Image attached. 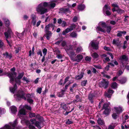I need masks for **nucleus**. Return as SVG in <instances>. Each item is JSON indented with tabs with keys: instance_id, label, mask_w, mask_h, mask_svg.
I'll return each instance as SVG.
<instances>
[{
	"instance_id": "1",
	"label": "nucleus",
	"mask_w": 129,
	"mask_h": 129,
	"mask_svg": "<svg viewBox=\"0 0 129 129\" xmlns=\"http://www.w3.org/2000/svg\"><path fill=\"white\" fill-rule=\"evenodd\" d=\"M16 70V69L15 67H13L12 68L10 69V70L11 72V73H7L8 74L7 76L9 78L10 82V83H12L14 81L18 85H20L21 84V82L20 79H17L16 78L17 76V73L15 72Z\"/></svg>"
},
{
	"instance_id": "2",
	"label": "nucleus",
	"mask_w": 129,
	"mask_h": 129,
	"mask_svg": "<svg viewBox=\"0 0 129 129\" xmlns=\"http://www.w3.org/2000/svg\"><path fill=\"white\" fill-rule=\"evenodd\" d=\"M37 12L42 15L47 11V9L43 7L41 4H39L36 8Z\"/></svg>"
},
{
	"instance_id": "3",
	"label": "nucleus",
	"mask_w": 129,
	"mask_h": 129,
	"mask_svg": "<svg viewBox=\"0 0 129 129\" xmlns=\"http://www.w3.org/2000/svg\"><path fill=\"white\" fill-rule=\"evenodd\" d=\"M109 83V82L106 81V79H103L102 81L99 83V86L101 88L106 89L108 87Z\"/></svg>"
},
{
	"instance_id": "4",
	"label": "nucleus",
	"mask_w": 129,
	"mask_h": 129,
	"mask_svg": "<svg viewBox=\"0 0 129 129\" xmlns=\"http://www.w3.org/2000/svg\"><path fill=\"white\" fill-rule=\"evenodd\" d=\"M25 93L22 90H19L18 91L17 93L14 95V97L15 98L17 101L23 95H25Z\"/></svg>"
},
{
	"instance_id": "5",
	"label": "nucleus",
	"mask_w": 129,
	"mask_h": 129,
	"mask_svg": "<svg viewBox=\"0 0 129 129\" xmlns=\"http://www.w3.org/2000/svg\"><path fill=\"white\" fill-rule=\"evenodd\" d=\"M49 28L46 27V28L45 27V30L44 32L46 33V34H45L46 35V39L48 40H49L50 38L52 36V33L51 31L49 30Z\"/></svg>"
},
{
	"instance_id": "6",
	"label": "nucleus",
	"mask_w": 129,
	"mask_h": 129,
	"mask_svg": "<svg viewBox=\"0 0 129 129\" xmlns=\"http://www.w3.org/2000/svg\"><path fill=\"white\" fill-rule=\"evenodd\" d=\"M114 91L109 88L107 92H105L104 94L106 97L109 98H111V96L114 92Z\"/></svg>"
},
{
	"instance_id": "7",
	"label": "nucleus",
	"mask_w": 129,
	"mask_h": 129,
	"mask_svg": "<svg viewBox=\"0 0 129 129\" xmlns=\"http://www.w3.org/2000/svg\"><path fill=\"white\" fill-rule=\"evenodd\" d=\"M13 34L11 29L9 28L6 32L4 33L5 37L6 38H11V36Z\"/></svg>"
},
{
	"instance_id": "8",
	"label": "nucleus",
	"mask_w": 129,
	"mask_h": 129,
	"mask_svg": "<svg viewBox=\"0 0 129 129\" xmlns=\"http://www.w3.org/2000/svg\"><path fill=\"white\" fill-rule=\"evenodd\" d=\"M59 10L58 13H59L64 14H66L68 12H69L70 9L69 8H61L59 9Z\"/></svg>"
},
{
	"instance_id": "9",
	"label": "nucleus",
	"mask_w": 129,
	"mask_h": 129,
	"mask_svg": "<svg viewBox=\"0 0 129 129\" xmlns=\"http://www.w3.org/2000/svg\"><path fill=\"white\" fill-rule=\"evenodd\" d=\"M31 122V124H34L39 129H41L42 127L41 126V122L39 121H36L35 123L34 121V120L32 119H30V120Z\"/></svg>"
},
{
	"instance_id": "10",
	"label": "nucleus",
	"mask_w": 129,
	"mask_h": 129,
	"mask_svg": "<svg viewBox=\"0 0 129 129\" xmlns=\"http://www.w3.org/2000/svg\"><path fill=\"white\" fill-rule=\"evenodd\" d=\"M67 54L69 55L70 58L73 61L74 59V58L73 57L75 56L76 55L74 51L72 50L71 51H70L69 52L67 53Z\"/></svg>"
},
{
	"instance_id": "11",
	"label": "nucleus",
	"mask_w": 129,
	"mask_h": 129,
	"mask_svg": "<svg viewBox=\"0 0 129 129\" xmlns=\"http://www.w3.org/2000/svg\"><path fill=\"white\" fill-rule=\"evenodd\" d=\"M36 16L34 14H32L31 15V18L32 19L31 23L33 26H35L36 22Z\"/></svg>"
},
{
	"instance_id": "12",
	"label": "nucleus",
	"mask_w": 129,
	"mask_h": 129,
	"mask_svg": "<svg viewBox=\"0 0 129 129\" xmlns=\"http://www.w3.org/2000/svg\"><path fill=\"white\" fill-rule=\"evenodd\" d=\"M17 87L16 84H15L13 87H10L9 89L10 91L13 94L15 93V91L17 89Z\"/></svg>"
},
{
	"instance_id": "13",
	"label": "nucleus",
	"mask_w": 129,
	"mask_h": 129,
	"mask_svg": "<svg viewBox=\"0 0 129 129\" xmlns=\"http://www.w3.org/2000/svg\"><path fill=\"white\" fill-rule=\"evenodd\" d=\"M26 114V113L25 112V110L23 109H21L19 111L18 113V115L19 116V117L21 119V115H25Z\"/></svg>"
},
{
	"instance_id": "14",
	"label": "nucleus",
	"mask_w": 129,
	"mask_h": 129,
	"mask_svg": "<svg viewBox=\"0 0 129 129\" xmlns=\"http://www.w3.org/2000/svg\"><path fill=\"white\" fill-rule=\"evenodd\" d=\"M77 59L74 58L73 59V61H76L78 62H79L83 58V56L81 54H78L76 57Z\"/></svg>"
},
{
	"instance_id": "15",
	"label": "nucleus",
	"mask_w": 129,
	"mask_h": 129,
	"mask_svg": "<svg viewBox=\"0 0 129 129\" xmlns=\"http://www.w3.org/2000/svg\"><path fill=\"white\" fill-rule=\"evenodd\" d=\"M94 96L93 94L90 93L88 94V98L89 101L91 104H93L94 103L93 98Z\"/></svg>"
},
{
	"instance_id": "16",
	"label": "nucleus",
	"mask_w": 129,
	"mask_h": 129,
	"mask_svg": "<svg viewBox=\"0 0 129 129\" xmlns=\"http://www.w3.org/2000/svg\"><path fill=\"white\" fill-rule=\"evenodd\" d=\"M3 55L5 58H8L9 59H11L12 57V54L11 53L9 54L7 52L3 53Z\"/></svg>"
},
{
	"instance_id": "17",
	"label": "nucleus",
	"mask_w": 129,
	"mask_h": 129,
	"mask_svg": "<svg viewBox=\"0 0 129 129\" xmlns=\"http://www.w3.org/2000/svg\"><path fill=\"white\" fill-rule=\"evenodd\" d=\"M84 74V71H83V70H82V72H81L80 75L75 76V79H76V80H80L81 79L83 76Z\"/></svg>"
},
{
	"instance_id": "18",
	"label": "nucleus",
	"mask_w": 129,
	"mask_h": 129,
	"mask_svg": "<svg viewBox=\"0 0 129 129\" xmlns=\"http://www.w3.org/2000/svg\"><path fill=\"white\" fill-rule=\"evenodd\" d=\"M120 59L121 61V64L123 66L124 65V63L122 62V61L124 60L125 61H127L128 60V58L127 57L126 55H123L121 56V57L120 58Z\"/></svg>"
},
{
	"instance_id": "19",
	"label": "nucleus",
	"mask_w": 129,
	"mask_h": 129,
	"mask_svg": "<svg viewBox=\"0 0 129 129\" xmlns=\"http://www.w3.org/2000/svg\"><path fill=\"white\" fill-rule=\"evenodd\" d=\"M55 26L52 23H49L47 25H46L45 26V28H46V27H48L49 28V31L50 29V27L52 28V30H53L54 27Z\"/></svg>"
},
{
	"instance_id": "20",
	"label": "nucleus",
	"mask_w": 129,
	"mask_h": 129,
	"mask_svg": "<svg viewBox=\"0 0 129 129\" xmlns=\"http://www.w3.org/2000/svg\"><path fill=\"white\" fill-rule=\"evenodd\" d=\"M10 108L11 109V112L13 114H15L17 111V108L15 106H12Z\"/></svg>"
},
{
	"instance_id": "21",
	"label": "nucleus",
	"mask_w": 129,
	"mask_h": 129,
	"mask_svg": "<svg viewBox=\"0 0 129 129\" xmlns=\"http://www.w3.org/2000/svg\"><path fill=\"white\" fill-rule=\"evenodd\" d=\"M77 8L79 10L82 11L85 8V6L84 4H80L78 5Z\"/></svg>"
},
{
	"instance_id": "22",
	"label": "nucleus",
	"mask_w": 129,
	"mask_h": 129,
	"mask_svg": "<svg viewBox=\"0 0 129 129\" xmlns=\"http://www.w3.org/2000/svg\"><path fill=\"white\" fill-rule=\"evenodd\" d=\"M96 30L98 32V31H101L104 33H105L106 32V31L104 28H102L101 27L99 26L96 27Z\"/></svg>"
},
{
	"instance_id": "23",
	"label": "nucleus",
	"mask_w": 129,
	"mask_h": 129,
	"mask_svg": "<svg viewBox=\"0 0 129 129\" xmlns=\"http://www.w3.org/2000/svg\"><path fill=\"white\" fill-rule=\"evenodd\" d=\"M91 46L93 49L97 50L99 48V46L98 44H95V43L93 42H91Z\"/></svg>"
},
{
	"instance_id": "24",
	"label": "nucleus",
	"mask_w": 129,
	"mask_h": 129,
	"mask_svg": "<svg viewBox=\"0 0 129 129\" xmlns=\"http://www.w3.org/2000/svg\"><path fill=\"white\" fill-rule=\"evenodd\" d=\"M115 110H116V113L117 114H119L121 113L122 111V108L121 107H117L114 108Z\"/></svg>"
},
{
	"instance_id": "25",
	"label": "nucleus",
	"mask_w": 129,
	"mask_h": 129,
	"mask_svg": "<svg viewBox=\"0 0 129 129\" xmlns=\"http://www.w3.org/2000/svg\"><path fill=\"white\" fill-rule=\"evenodd\" d=\"M110 7L108 5H105L103 8V12H104L107 10H110Z\"/></svg>"
},
{
	"instance_id": "26",
	"label": "nucleus",
	"mask_w": 129,
	"mask_h": 129,
	"mask_svg": "<svg viewBox=\"0 0 129 129\" xmlns=\"http://www.w3.org/2000/svg\"><path fill=\"white\" fill-rule=\"evenodd\" d=\"M24 75V72H22V73H19L18 74V75L17 77H16V79H21L23 76Z\"/></svg>"
},
{
	"instance_id": "27",
	"label": "nucleus",
	"mask_w": 129,
	"mask_h": 129,
	"mask_svg": "<svg viewBox=\"0 0 129 129\" xmlns=\"http://www.w3.org/2000/svg\"><path fill=\"white\" fill-rule=\"evenodd\" d=\"M97 122L100 125H103L104 124V121L100 118H98Z\"/></svg>"
},
{
	"instance_id": "28",
	"label": "nucleus",
	"mask_w": 129,
	"mask_h": 129,
	"mask_svg": "<svg viewBox=\"0 0 129 129\" xmlns=\"http://www.w3.org/2000/svg\"><path fill=\"white\" fill-rule=\"evenodd\" d=\"M77 86V84L76 83H75L70 88V91L72 92H73L74 91L73 90V89H74V88L75 87H76Z\"/></svg>"
},
{
	"instance_id": "29",
	"label": "nucleus",
	"mask_w": 129,
	"mask_h": 129,
	"mask_svg": "<svg viewBox=\"0 0 129 129\" xmlns=\"http://www.w3.org/2000/svg\"><path fill=\"white\" fill-rule=\"evenodd\" d=\"M0 129H15V128H12L10 126L6 124L4 127Z\"/></svg>"
},
{
	"instance_id": "30",
	"label": "nucleus",
	"mask_w": 129,
	"mask_h": 129,
	"mask_svg": "<svg viewBox=\"0 0 129 129\" xmlns=\"http://www.w3.org/2000/svg\"><path fill=\"white\" fill-rule=\"evenodd\" d=\"M105 109V110L103 112V114L106 115H108L110 113L111 110L108 108Z\"/></svg>"
},
{
	"instance_id": "31",
	"label": "nucleus",
	"mask_w": 129,
	"mask_h": 129,
	"mask_svg": "<svg viewBox=\"0 0 129 129\" xmlns=\"http://www.w3.org/2000/svg\"><path fill=\"white\" fill-rule=\"evenodd\" d=\"M60 105H61V108H62L63 109H64V110H65L66 111L68 110H67L66 109L67 108V105L64 103H62Z\"/></svg>"
},
{
	"instance_id": "32",
	"label": "nucleus",
	"mask_w": 129,
	"mask_h": 129,
	"mask_svg": "<svg viewBox=\"0 0 129 129\" xmlns=\"http://www.w3.org/2000/svg\"><path fill=\"white\" fill-rule=\"evenodd\" d=\"M119 83L121 84H123L125 83L126 81V79L125 78H123L119 80Z\"/></svg>"
},
{
	"instance_id": "33",
	"label": "nucleus",
	"mask_w": 129,
	"mask_h": 129,
	"mask_svg": "<svg viewBox=\"0 0 129 129\" xmlns=\"http://www.w3.org/2000/svg\"><path fill=\"white\" fill-rule=\"evenodd\" d=\"M116 12L118 14H120L123 13L124 12V10H122L119 8H118L117 9Z\"/></svg>"
},
{
	"instance_id": "34",
	"label": "nucleus",
	"mask_w": 129,
	"mask_h": 129,
	"mask_svg": "<svg viewBox=\"0 0 129 129\" xmlns=\"http://www.w3.org/2000/svg\"><path fill=\"white\" fill-rule=\"evenodd\" d=\"M4 23H5V25L7 27L9 26L10 25L9 21L8 19H6L4 20Z\"/></svg>"
},
{
	"instance_id": "35",
	"label": "nucleus",
	"mask_w": 129,
	"mask_h": 129,
	"mask_svg": "<svg viewBox=\"0 0 129 129\" xmlns=\"http://www.w3.org/2000/svg\"><path fill=\"white\" fill-rule=\"evenodd\" d=\"M87 80H84L81 81V85L82 86H85L87 84Z\"/></svg>"
},
{
	"instance_id": "36",
	"label": "nucleus",
	"mask_w": 129,
	"mask_h": 129,
	"mask_svg": "<svg viewBox=\"0 0 129 129\" xmlns=\"http://www.w3.org/2000/svg\"><path fill=\"white\" fill-rule=\"evenodd\" d=\"M91 56H92L94 59L96 58L99 56L98 54L96 52H94L92 54Z\"/></svg>"
},
{
	"instance_id": "37",
	"label": "nucleus",
	"mask_w": 129,
	"mask_h": 129,
	"mask_svg": "<svg viewBox=\"0 0 129 129\" xmlns=\"http://www.w3.org/2000/svg\"><path fill=\"white\" fill-rule=\"evenodd\" d=\"M77 36V33L74 31L72 32L70 34V36L72 38H76Z\"/></svg>"
},
{
	"instance_id": "38",
	"label": "nucleus",
	"mask_w": 129,
	"mask_h": 129,
	"mask_svg": "<svg viewBox=\"0 0 129 129\" xmlns=\"http://www.w3.org/2000/svg\"><path fill=\"white\" fill-rule=\"evenodd\" d=\"M117 83L116 82H113L112 83L111 87L112 88L114 89L117 87Z\"/></svg>"
},
{
	"instance_id": "39",
	"label": "nucleus",
	"mask_w": 129,
	"mask_h": 129,
	"mask_svg": "<svg viewBox=\"0 0 129 129\" xmlns=\"http://www.w3.org/2000/svg\"><path fill=\"white\" fill-rule=\"evenodd\" d=\"M76 27V25L74 23H73L71 24L70 26V28L71 30V31L73 30Z\"/></svg>"
},
{
	"instance_id": "40",
	"label": "nucleus",
	"mask_w": 129,
	"mask_h": 129,
	"mask_svg": "<svg viewBox=\"0 0 129 129\" xmlns=\"http://www.w3.org/2000/svg\"><path fill=\"white\" fill-rule=\"evenodd\" d=\"M4 47L5 46L4 43L2 40L0 39V49H3Z\"/></svg>"
},
{
	"instance_id": "41",
	"label": "nucleus",
	"mask_w": 129,
	"mask_h": 129,
	"mask_svg": "<svg viewBox=\"0 0 129 129\" xmlns=\"http://www.w3.org/2000/svg\"><path fill=\"white\" fill-rule=\"evenodd\" d=\"M100 23H101V25L103 28H106L107 26L106 23L102 21L100 22Z\"/></svg>"
},
{
	"instance_id": "42",
	"label": "nucleus",
	"mask_w": 129,
	"mask_h": 129,
	"mask_svg": "<svg viewBox=\"0 0 129 129\" xmlns=\"http://www.w3.org/2000/svg\"><path fill=\"white\" fill-rule=\"evenodd\" d=\"M56 94L57 96L59 97H62L64 95L63 93L59 92H57Z\"/></svg>"
},
{
	"instance_id": "43",
	"label": "nucleus",
	"mask_w": 129,
	"mask_h": 129,
	"mask_svg": "<svg viewBox=\"0 0 129 129\" xmlns=\"http://www.w3.org/2000/svg\"><path fill=\"white\" fill-rule=\"evenodd\" d=\"M107 28V31L108 33H110L111 31L112 27L110 26H107L106 27Z\"/></svg>"
},
{
	"instance_id": "44",
	"label": "nucleus",
	"mask_w": 129,
	"mask_h": 129,
	"mask_svg": "<svg viewBox=\"0 0 129 129\" xmlns=\"http://www.w3.org/2000/svg\"><path fill=\"white\" fill-rule=\"evenodd\" d=\"M8 38H6V40L7 41V43L8 44L10 47H11L12 46V40H10V41H8Z\"/></svg>"
},
{
	"instance_id": "45",
	"label": "nucleus",
	"mask_w": 129,
	"mask_h": 129,
	"mask_svg": "<svg viewBox=\"0 0 129 129\" xmlns=\"http://www.w3.org/2000/svg\"><path fill=\"white\" fill-rule=\"evenodd\" d=\"M109 107V105L107 103H104L103 106L102 108V109H108V108Z\"/></svg>"
},
{
	"instance_id": "46",
	"label": "nucleus",
	"mask_w": 129,
	"mask_h": 129,
	"mask_svg": "<svg viewBox=\"0 0 129 129\" xmlns=\"http://www.w3.org/2000/svg\"><path fill=\"white\" fill-rule=\"evenodd\" d=\"M29 117L30 118H31L33 117H35L36 115L34 113L29 112Z\"/></svg>"
},
{
	"instance_id": "47",
	"label": "nucleus",
	"mask_w": 129,
	"mask_h": 129,
	"mask_svg": "<svg viewBox=\"0 0 129 129\" xmlns=\"http://www.w3.org/2000/svg\"><path fill=\"white\" fill-rule=\"evenodd\" d=\"M112 116L113 118L114 119H116L117 117V113H113L112 115Z\"/></svg>"
},
{
	"instance_id": "48",
	"label": "nucleus",
	"mask_w": 129,
	"mask_h": 129,
	"mask_svg": "<svg viewBox=\"0 0 129 129\" xmlns=\"http://www.w3.org/2000/svg\"><path fill=\"white\" fill-rule=\"evenodd\" d=\"M37 53L38 55H40L41 56H42V51L41 49H39L37 52Z\"/></svg>"
},
{
	"instance_id": "49",
	"label": "nucleus",
	"mask_w": 129,
	"mask_h": 129,
	"mask_svg": "<svg viewBox=\"0 0 129 129\" xmlns=\"http://www.w3.org/2000/svg\"><path fill=\"white\" fill-rule=\"evenodd\" d=\"M26 97L27 98L31 99L33 98H34L35 96H33L32 94H30L29 93H28L26 95Z\"/></svg>"
},
{
	"instance_id": "50",
	"label": "nucleus",
	"mask_w": 129,
	"mask_h": 129,
	"mask_svg": "<svg viewBox=\"0 0 129 129\" xmlns=\"http://www.w3.org/2000/svg\"><path fill=\"white\" fill-rule=\"evenodd\" d=\"M55 3H51L49 5V6H50L51 8H53L55 7Z\"/></svg>"
},
{
	"instance_id": "51",
	"label": "nucleus",
	"mask_w": 129,
	"mask_h": 129,
	"mask_svg": "<svg viewBox=\"0 0 129 129\" xmlns=\"http://www.w3.org/2000/svg\"><path fill=\"white\" fill-rule=\"evenodd\" d=\"M27 101L30 104L33 103L34 100L31 99L27 98Z\"/></svg>"
},
{
	"instance_id": "52",
	"label": "nucleus",
	"mask_w": 129,
	"mask_h": 129,
	"mask_svg": "<svg viewBox=\"0 0 129 129\" xmlns=\"http://www.w3.org/2000/svg\"><path fill=\"white\" fill-rule=\"evenodd\" d=\"M104 49L105 50L107 51H111V49L108 47H107L106 46H105L104 47Z\"/></svg>"
},
{
	"instance_id": "53",
	"label": "nucleus",
	"mask_w": 129,
	"mask_h": 129,
	"mask_svg": "<svg viewBox=\"0 0 129 129\" xmlns=\"http://www.w3.org/2000/svg\"><path fill=\"white\" fill-rule=\"evenodd\" d=\"M25 108L27 110L31 111V107L27 105H25L24 106Z\"/></svg>"
},
{
	"instance_id": "54",
	"label": "nucleus",
	"mask_w": 129,
	"mask_h": 129,
	"mask_svg": "<svg viewBox=\"0 0 129 129\" xmlns=\"http://www.w3.org/2000/svg\"><path fill=\"white\" fill-rule=\"evenodd\" d=\"M70 78V76H68L66 77L64 80V82L63 83V84L64 85L66 83L69 81V80Z\"/></svg>"
},
{
	"instance_id": "55",
	"label": "nucleus",
	"mask_w": 129,
	"mask_h": 129,
	"mask_svg": "<svg viewBox=\"0 0 129 129\" xmlns=\"http://www.w3.org/2000/svg\"><path fill=\"white\" fill-rule=\"evenodd\" d=\"M47 50L46 48H44L42 50V52L44 56H45L47 54Z\"/></svg>"
},
{
	"instance_id": "56",
	"label": "nucleus",
	"mask_w": 129,
	"mask_h": 129,
	"mask_svg": "<svg viewBox=\"0 0 129 129\" xmlns=\"http://www.w3.org/2000/svg\"><path fill=\"white\" fill-rule=\"evenodd\" d=\"M17 120L16 119L14 122L11 125L13 127H15L17 125Z\"/></svg>"
},
{
	"instance_id": "57",
	"label": "nucleus",
	"mask_w": 129,
	"mask_h": 129,
	"mask_svg": "<svg viewBox=\"0 0 129 129\" xmlns=\"http://www.w3.org/2000/svg\"><path fill=\"white\" fill-rule=\"evenodd\" d=\"M91 59L90 57H89L88 56H86L85 58V60L87 61H90Z\"/></svg>"
},
{
	"instance_id": "58",
	"label": "nucleus",
	"mask_w": 129,
	"mask_h": 129,
	"mask_svg": "<svg viewBox=\"0 0 129 129\" xmlns=\"http://www.w3.org/2000/svg\"><path fill=\"white\" fill-rule=\"evenodd\" d=\"M49 5L48 4V3L45 2L43 3V6L45 8V7H49Z\"/></svg>"
},
{
	"instance_id": "59",
	"label": "nucleus",
	"mask_w": 129,
	"mask_h": 129,
	"mask_svg": "<svg viewBox=\"0 0 129 129\" xmlns=\"http://www.w3.org/2000/svg\"><path fill=\"white\" fill-rule=\"evenodd\" d=\"M42 88L41 87H38L37 89V92L39 93L40 94L41 92Z\"/></svg>"
},
{
	"instance_id": "60",
	"label": "nucleus",
	"mask_w": 129,
	"mask_h": 129,
	"mask_svg": "<svg viewBox=\"0 0 129 129\" xmlns=\"http://www.w3.org/2000/svg\"><path fill=\"white\" fill-rule=\"evenodd\" d=\"M73 123V122L72 121L70 120L69 119H68L67 121L66 122V124H72Z\"/></svg>"
},
{
	"instance_id": "61",
	"label": "nucleus",
	"mask_w": 129,
	"mask_h": 129,
	"mask_svg": "<svg viewBox=\"0 0 129 129\" xmlns=\"http://www.w3.org/2000/svg\"><path fill=\"white\" fill-rule=\"evenodd\" d=\"M28 128L29 129H35L36 128L34 126L31 124L29 125Z\"/></svg>"
},
{
	"instance_id": "62",
	"label": "nucleus",
	"mask_w": 129,
	"mask_h": 129,
	"mask_svg": "<svg viewBox=\"0 0 129 129\" xmlns=\"http://www.w3.org/2000/svg\"><path fill=\"white\" fill-rule=\"evenodd\" d=\"M75 98L77 100H78V101L80 102L81 101V100L79 96L78 95H77L75 96Z\"/></svg>"
},
{
	"instance_id": "63",
	"label": "nucleus",
	"mask_w": 129,
	"mask_h": 129,
	"mask_svg": "<svg viewBox=\"0 0 129 129\" xmlns=\"http://www.w3.org/2000/svg\"><path fill=\"white\" fill-rule=\"evenodd\" d=\"M36 118L38 119L39 121L41 120L42 117L40 116L39 114H38L36 115Z\"/></svg>"
},
{
	"instance_id": "64",
	"label": "nucleus",
	"mask_w": 129,
	"mask_h": 129,
	"mask_svg": "<svg viewBox=\"0 0 129 129\" xmlns=\"http://www.w3.org/2000/svg\"><path fill=\"white\" fill-rule=\"evenodd\" d=\"M115 126L114 125H110L109 126L108 129H114Z\"/></svg>"
}]
</instances>
